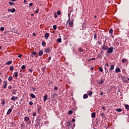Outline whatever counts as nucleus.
<instances>
[{"mask_svg":"<svg viewBox=\"0 0 129 129\" xmlns=\"http://www.w3.org/2000/svg\"><path fill=\"white\" fill-rule=\"evenodd\" d=\"M73 9L70 11V13L68 14L69 20L68 22H69V26L70 27H73V21H70V15H71V13L73 12Z\"/></svg>","mask_w":129,"mask_h":129,"instance_id":"f257e3e1","label":"nucleus"},{"mask_svg":"<svg viewBox=\"0 0 129 129\" xmlns=\"http://www.w3.org/2000/svg\"><path fill=\"white\" fill-rule=\"evenodd\" d=\"M113 52V47L110 46V48H108L107 50V54H110Z\"/></svg>","mask_w":129,"mask_h":129,"instance_id":"f03ea898","label":"nucleus"},{"mask_svg":"<svg viewBox=\"0 0 129 129\" xmlns=\"http://www.w3.org/2000/svg\"><path fill=\"white\" fill-rule=\"evenodd\" d=\"M128 81H129L128 77H125L123 78V82H124V83H127Z\"/></svg>","mask_w":129,"mask_h":129,"instance_id":"7ed1b4c3","label":"nucleus"},{"mask_svg":"<svg viewBox=\"0 0 129 129\" xmlns=\"http://www.w3.org/2000/svg\"><path fill=\"white\" fill-rule=\"evenodd\" d=\"M8 12H11V13H15V12H16V9L15 8L12 9H8Z\"/></svg>","mask_w":129,"mask_h":129,"instance_id":"20e7f679","label":"nucleus"},{"mask_svg":"<svg viewBox=\"0 0 129 129\" xmlns=\"http://www.w3.org/2000/svg\"><path fill=\"white\" fill-rule=\"evenodd\" d=\"M44 52L47 53H49L50 52V48L48 47V48H45Z\"/></svg>","mask_w":129,"mask_h":129,"instance_id":"39448f33","label":"nucleus"},{"mask_svg":"<svg viewBox=\"0 0 129 129\" xmlns=\"http://www.w3.org/2000/svg\"><path fill=\"white\" fill-rule=\"evenodd\" d=\"M13 111V109L12 108H9V110L7 111V114L9 115V114H11V112Z\"/></svg>","mask_w":129,"mask_h":129,"instance_id":"423d86ee","label":"nucleus"},{"mask_svg":"<svg viewBox=\"0 0 129 129\" xmlns=\"http://www.w3.org/2000/svg\"><path fill=\"white\" fill-rule=\"evenodd\" d=\"M4 83H5V85H4V88L5 89H6V88H7V86H8V82H7L6 81H4Z\"/></svg>","mask_w":129,"mask_h":129,"instance_id":"0eeeda50","label":"nucleus"},{"mask_svg":"<svg viewBox=\"0 0 129 129\" xmlns=\"http://www.w3.org/2000/svg\"><path fill=\"white\" fill-rule=\"evenodd\" d=\"M48 99V96L47 95H45L43 98V101L45 102Z\"/></svg>","mask_w":129,"mask_h":129,"instance_id":"6e6552de","label":"nucleus"},{"mask_svg":"<svg viewBox=\"0 0 129 129\" xmlns=\"http://www.w3.org/2000/svg\"><path fill=\"white\" fill-rule=\"evenodd\" d=\"M1 102L2 105H5L6 104V101L4 99H1Z\"/></svg>","mask_w":129,"mask_h":129,"instance_id":"1a4fd4ad","label":"nucleus"},{"mask_svg":"<svg viewBox=\"0 0 129 129\" xmlns=\"http://www.w3.org/2000/svg\"><path fill=\"white\" fill-rule=\"evenodd\" d=\"M49 36V33H46L45 34V38H46V39H48Z\"/></svg>","mask_w":129,"mask_h":129,"instance_id":"9d476101","label":"nucleus"},{"mask_svg":"<svg viewBox=\"0 0 129 129\" xmlns=\"http://www.w3.org/2000/svg\"><path fill=\"white\" fill-rule=\"evenodd\" d=\"M119 72H120V69L116 68L115 69V73H119Z\"/></svg>","mask_w":129,"mask_h":129,"instance_id":"9b49d317","label":"nucleus"},{"mask_svg":"<svg viewBox=\"0 0 129 129\" xmlns=\"http://www.w3.org/2000/svg\"><path fill=\"white\" fill-rule=\"evenodd\" d=\"M16 99H18V97L13 96L11 98V100L15 101Z\"/></svg>","mask_w":129,"mask_h":129,"instance_id":"f8f14e48","label":"nucleus"},{"mask_svg":"<svg viewBox=\"0 0 129 129\" xmlns=\"http://www.w3.org/2000/svg\"><path fill=\"white\" fill-rule=\"evenodd\" d=\"M122 63H125V62H127V59L126 58H124L121 59Z\"/></svg>","mask_w":129,"mask_h":129,"instance_id":"ddd939ff","label":"nucleus"},{"mask_svg":"<svg viewBox=\"0 0 129 129\" xmlns=\"http://www.w3.org/2000/svg\"><path fill=\"white\" fill-rule=\"evenodd\" d=\"M104 82V80H100L99 82H98L99 84H102Z\"/></svg>","mask_w":129,"mask_h":129,"instance_id":"4468645a","label":"nucleus"},{"mask_svg":"<svg viewBox=\"0 0 129 129\" xmlns=\"http://www.w3.org/2000/svg\"><path fill=\"white\" fill-rule=\"evenodd\" d=\"M95 116H96L95 112L92 113L91 116L92 118H94V117H95Z\"/></svg>","mask_w":129,"mask_h":129,"instance_id":"2eb2a0df","label":"nucleus"},{"mask_svg":"<svg viewBox=\"0 0 129 129\" xmlns=\"http://www.w3.org/2000/svg\"><path fill=\"white\" fill-rule=\"evenodd\" d=\"M88 98V95H87V94H85L84 95V96H83V98H84V99H86V98Z\"/></svg>","mask_w":129,"mask_h":129,"instance_id":"dca6fc26","label":"nucleus"},{"mask_svg":"<svg viewBox=\"0 0 129 129\" xmlns=\"http://www.w3.org/2000/svg\"><path fill=\"white\" fill-rule=\"evenodd\" d=\"M124 107L126 108V109H127L128 110H129V105H128L125 104Z\"/></svg>","mask_w":129,"mask_h":129,"instance_id":"f3484780","label":"nucleus"},{"mask_svg":"<svg viewBox=\"0 0 129 129\" xmlns=\"http://www.w3.org/2000/svg\"><path fill=\"white\" fill-rule=\"evenodd\" d=\"M116 111H117L118 112H121V111H122V109L121 108H118L116 109Z\"/></svg>","mask_w":129,"mask_h":129,"instance_id":"a211bd4d","label":"nucleus"},{"mask_svg":"<svg viewBox=\"0 0 129 129\" xmlns=\"http://www.w3.org/2000/svg\"><path fill=\"white\" fill-rule=\"evenodd\" d=\"M30 97H32V98H36V96L34 94H31Z\"/></svg>","mask_w":129,"mask_h":129,"instance_id":"6ab92c4d","label":"nucleus"},{"mask_svg":"<svg viewBox=\"0 0 129 129\" xmlns=\"http://www.w3.org/2000/svg\"><path fill=\"white\" fill-rule=\"evenodd\" d=\"M113 69H114V65H111L110 68V70H113Z\"/></svg>","mask_w":129,"mask_h":129,"instance_id":"aec40b11","label":"nucleus"},{"mask_svg":"<svg viewBox=\"0 0 129 129\" xmlns=\"http://www.w3.org/2000/svg\"><path fill=\"white\" fill-rule=\"evenodd\" d=\"M43 50H40L39 52V56H42V55H43Z\"/></svg>","mask_w":129,"mask_h":129,"instance_id":"412c9836","label":"nucleus"},{"mask_svg":"<svg viewBox=\"0 0 129 129\" xmlns=\"http://www.w3.org/2000/svg\"><path fill=\"white\" fill-rule=\"evenodd\" d=\"M24 119L26 121H29V118L28 116H26Z\"/></svg>","mask_w":129,"mask_h":129,"instance_id":"4be33fe9","label":"nucleus"},{"mask_svg":"<svg viewBox=\"0 0 129 129\" xmlns=\"http://www.w3.org/2000/svg\"><path fill=\"white\" fill-rule=\"evenodd\" d=\"M57 41L58 42V43H61V42H62V39H61V38H58L57 39Z\"/></svg>","mask_w":129,"mask_h":129,"instance_id":"5701e85b","label":"nucleus"},{"mask_svg":"<svg viewBox=\"0 0 129 129\" xmlns=\"http://www.w3.org/2000/svg\"><path fill=\"white\" fill-rule=\"evenodd\" d=\"M102 48L103 50H107V49H108V46H103Z\"/></svg>","mask_w":129,"mask_h":129,"instance_id":"b1692460","label":"nucleus"},{"mask_svg":"<svg viewBox=\"0 0 129 129\" xmlns=\"http://www.w3.org/2000/svg\"><path fill=\"white\" fill-rule=\"evenodd\" d=\"M88 94L89 96H91L92 95V91H88Z\"/></svg>","mask_w":129,"mask_h":129,"instance_id":"393cba45","label":"nucleus"},{"mask_svg":"<svg viewBox=\"0 0 129 129\" xmlns=\"http://www.w3.org/2000/svg\"><path fill=\"white\" fill-rule=\"evenodd\" d=\"M8 80L9 81H12V80H13V77L10 76L8 78Z\"/></svg>","mask_w":129,"mask_h":129,"instance_id":"a878e982","label":"nucleus"},{"mask_svg":"<svg viewBox=\"0 0 129 129\" xmlns=\"http://www.w3.org/2000/svg\"><path fill=\"white\" fill-rule=\"evenodd\" d=\"M12 61H9L6 63L7 65H11V64H12Z\"/></svg>","mask_w":129,"mask_h":129,"instance_id":"bb28decb","label":"nucleus"},{"mask_svg":"<svg viewBox=\"0 0 129 129\" xmlns=\"http://www.w3.org/2000/svg\"><path fill=\"white\" fill-rule=\"evenodd\" d=\"M18 72H16L15 73V77H16V78H18Z\"/></svg>","mask_w":129,"mask_h":129,"instance_id":"cd10ccee","label":"nucleus"},{"mask_svg":"<svg viewBox=\"0 0 129 129\" xmlns=\"http://www.w3.org/2000/svg\"><path fill=\"white\" fill-rule=\"evenodd\" d=\"M94 39H95V40H96V39H97V35L96 33H95V34L94 35Z\"/></svg>","mask_w":129,"mask_h":129,"instance_id":"c85d7f7f","label":"nucleus"},{"mask_svg":"<svg viewBox=\"0 0 129 129\" xmlns=\"http://www.w3.org/2000/svg\"><path fill=\"white\" fill-rule=\"evenodd\" d=\"M21 69H22L23 70H24V69H26V66L23 65V66L21 67Z\"/></svg>","mask_w":129,"mask_h":129,"instance_id":"c756f323","label":"nucleus"},{"mask_svg":"<svg viewBox=\"0 0 129 129\" xmlns=\"http://www.w3.org/2000/svg\"><path fill=\"white\" fill-rule=\"evenodd\" d=\"M10 70H11V71H13V70H14V67L13 66H10Z\"/></svg>","mask_w":129,"mask_h":129,"instance_id":"7c9ffc66","label":"nucleus"},{"mask_svg":"<svg viewBox=\"0 0 129 129\" xmlns=\"http://www.w3.org/2000/svg\"><path fill=\"white\" fill-rule=\"evenodd\" d=\"M9 5H10V6H15V3L13 2H9Z\"/></svg>","mask_w":129,"mask_h":129,"instance_id":"2f4dec72","label":"nucleus"},{"mask_svg":"<svg viewBox=\"0 0 129 129\" xmlns=\"http://www.w3.org/2000/svg\"><path fill=\"white\" fill-rule=\"evenodd\" d=\"M53 30H57V26H56L55 25H53Z\"/></svg>","mask_w":129,"mask_h":129,"instance_id":"473e14b6","label":"nucleus"},{"mask_svg":"<svg viewBox=\"0 0 129 129\" xmlns=\"http://www.w3.org/2000/svg\"><path fill=\"white\" fill-rule=\"evenodd\" d=\"M72 113H73V111H72V110H70V111H69V114H72Z\"/></svg>","mask_w":129,"mask_h":129,"instance_id":"72a5a7b5","label":"nucleus"},{"mask_svg":"<svg viewBox=\"0 0 129 129\" xmlns=\"http://www.w3.org/2000/svg\"><path fill=\"white\" fill-rule=\"evenodd\" d=\"M109 33L110 34H112V33H113V30H112V29H110L109 30Z\"/></svg>","mask_w":129,"mask_h":129,"instance_id":"f704fd0d","label":"nucleus"},{"mask_svg":"<svg viewBox=\"0 0 129 129\" xmlns=\"http://www.w3.org/2000/svg\"><path fill=\"white\" fill-rule=\"evenodd\" d=\"M57 14L58 16H60L61 15V11H57Z\"/></svg>","mask_w":129,"mask_h":129,"instance_id":"c9c22d12","label":"nucleus"},{"mask_svg":"<svg viewBox=\"0 0 129 129\" xmlns=\"http://www.w3.org/2000/svg\"><path fill=\"white\" fill-rule=\"evenodd\" d=\"M38 14L39 13V9H37L36 11L34 12V14Z\"/></svg>","mask_w":129,"mask_h":129,"instance_id":"e433bc0d","label":"nucleus"},{"mask_svg":"<svg viewBox=\"0 0 129 129\" xmlns=\"http://www.w3.org/2000/svg\"><path fill=\"white\" fill-rule=\"evenodd\" d=\"M99 71L100 72H102L103 71V70L102 69V68H101V67L99 68Z\"/></svg>","mask_w":129,"mask_h":129,"instance_id":"4c0bfd02","label":"nucleus"},{"mask_svg":"<svg viewBox=\"0 0 129 129\" xmlns=\"http://www.w3.org/2000/svg\"><path fill=\"white\" fill-rule=\"evenodd\" d=\"M79 51L80 52H83V49L82 48H81V47H80L79 49Z\"/></svg>","mask_w":129,"mask_h":129,"instance_id":"58836bf2","label":"nucleus"},{"mask_svg":"<svg viewBox=\"0 0 129 129\" xmlns=\"http://www.w3.org/2000/svg\"><path fill=\"white\" fill-rule=\"evenodd\" d=\"M33 116H36L37 115V113L36 112H34L32 114Z\"/></svg>","mask_w":129,"mask_h":129,"instance_id":"ea45409f","label":"nucleus"},{"mask_svg":"<svg viewBox=\"0 0 129 129\" xmlns=\"http://www.w3.org/2000/svg\"><path fill=\"white\" fill-rule=\"evenodd\" d=\"M42 46H45L46 45V42H45L44 41H43L42 42Z\"/></svg>","mask_w":129,"mask_h":129,"instance_id":"a19ab883","label":"nucleus"},{"mask_svg":"<svg viewBox=\"0 0 129 129\" xmlns=\"http://www.w3.org/2000/svg\"><path fill=\"white\" fill-rule=\"evenodd\" d=\"M0 30H1V31L3 32L5 30V28L2 27L1 28Z\"/></svg>","mask_w":129,"mask_h":129,"instance_id":"79ce46f5","label":"nucleus"},{"mask_svg":"<svg viewBox=\"0 0 129 129\" xmlns=\"http://www.w3.org/2000/svg\"><path fill=\"white\" fill-rule=\"evenodd\" d=\"M36 54H37L36 52L33 51V52H32V55H36Z\"/></svg>","mask_w":129,"mask_h":129,"instance_id":"37998d69","label":"nucleus"},{"mask_svg":"<svg viewBox=\"0 0 129 129\" xmlns=\"http://www.w3.org/2000/svg\"><path fill=\"white\" fill-rule=\"evenodd\" d=\"M54 90H58V87H57V86H55L54 88Z\"/></svg>","mask_w":129,"mask_h":129,"instance_id":"c03bdc74","label":"nucleus"},{"mask_svg":"<svg viewBox=\"0 0 129 129\" xmlns=\"http://www.w3.org/2000/svg\"><path fill=\"white\" fill-rule=\"evenodd\" d=\"M29 105H33V102L30 101V102L29 103Z\"/></svg>","mask_w":129,"mask_h":129,"instance_id":"a18cd8bd","label":"nucleus"},{"mask_svg":"<svg viewBox=\"0 0 129 129\" xmlns=\"http://www.w3.org/2000/svg\"><path fill=\"white\" fill-rule=\"evenodd\" d=\"M22 56H23V55H22V54H19V55H18V57H19V58H22Z\"/></svg>","mask_w":129,"mask_h":129,"instance_id":"49530a36","label":"nucleus"},{"mask_svg":"<svg viewBox=\"0 0 129 129\" xmlns=\"http://www.w3.org/2000/svg\"><path fill=\"white\" fill-rule=\"evenodd\" d=\"M12 87L11 85H10V86L8 87V89H12Z\"/></svg>","mask_w":129,"mask_h":129,"instance_id":"de8ad7c7","label":"nucleus"},{"mask_svg":"<svg viewBox=\"0 0 129 129\" xmlns=\"http://www.w3.org/2000/svg\"><path fill=\"white\" fill-rule=\"evenodd\" d=\"M91 60H95V58L93 57L92 58H91V59H89V61H91Z\"/></svg>","mask_w":129,"mask_h":129,"instance_id":"09e8293b","label":"nucleus"},{"mask_svg":"<svg viewBox=\"0 0 129 129\" xmlns=\"http://www.w3.org/2000/svg\"><path fill=\"white\" fill-rule=\"evenodd\" d=\"M57 95H56V94H55L54 95H52V98H55V96H56Z\"/></svg>","mask_w":129,"mask_h":129,"instance_id":"8fccbe9b","label":"nucleus"},{"mask_svg":"<svg viewBox=\"0 0 129 129\" xmlns=\"http://www.w3.org/2000/svg\"><path fill=\"white\" fill-rule=\"evenodd\" d=\"M75 118H73L72 119V121L73 122H75Z\"/></svg>","mask_w":129,"mask_h":129,"instance_id":"3c124183","label":"nucleus"},{"mask_svg":"<svg viewBox=\"0 0 129 129\" xmlns=\"http://www.w3.org/2000/svg\"><path fill=\"white\" fill-rule=\"evenodd\" d=\"M51 59H52V57H51V56H49L48 58V60L49 61H50V60H51Z\"/></svg>","mask_w":129,"mask_h":129,"instance_id":"603ef678","label":"nucleus"},{"mask_svg":"<svg viewBox=\"0 0 129 129\" xmlns=\"http://www.w3.org/2000/svg\"><path fill=\"white\" fill-rule=\"evenodd\" d=\"M32 6H33V3L29 4V7H32Z\"/></svg>","mask_w":129,"mask_h":129,"instance_id":"864d4df0","label":"nucleus"},{"mask_svg":"<svg viewBox=\"0 0 129 129\" xmlns=\"http://www.w3.org/2000/svg\"><path fill=\"white\" fill-rule=\"evenodd\" d=\"M57 17H58V16H57V14H54V18H55V19H56V18H57Z\"/></svg>","mask_w":129,"mask_h":129,"instance_id":"5fc2aeb1","label":"nucleus"},{"mask_svg":"<svg viewBox=\"0 0 129 129\" xmlns=\"http://www.w3.org/2000/svg\"><path fill=\"white\" fill-rule=\"evenodd\" d=\"M29 72L32 73V70H31V69H29Z\"/></svg>","mask_w":129,"mask_h":129,"instance_id":"6e6d98bb","label":"nucleus"},{"mask_svg":"<svg viewBox=\"0 0 129 129\" xmlns=\"http://www.w3.org/2000/svg\"><path fill=\"white\" fill-rule=\"evenodd\" d=\"M105 66H108V63H107V62L106 63H105Z\"/></svg>","mask_w":129,"mask_h":129,"instance_id":"4d7b16f0","label":"nucleus"},{"mask_svg":"<svg viewBox=\"0 0 129 129\" xmlns=\"http://www.w3.org/2000/svg\"><path fill=\"white\" fill-rule=\"evenodd\" d=\"M102 108L104 110H105V107H103Z\"/></svg>","mask_w":129,"mask_h":129,"instance_id":"13d9d810","label":"nucleus"},{"mask_svg":"<svg viewBox=\"0 0 129 129\" xmlns=\"http://www.w3.org/2000/svg\"><path fill=\"white\" fill-rule=\"evenodd\" d=\"M100 94H101V95H103V93L102 92H101L100 93Z\"/></svg>","mask_w":129,"mask_h":129,"instance_id":"bf43d9fd","label":"nucleus"},{"mask_svg":"<svg viewBox=\"0 0 129 129\" xmlns=\"http://www.w3.org/2000/svg\"><path fill=\"white\" fill-rule=\"evenodd\" d=\"M2 83V79H0V84Z\"/></svg>","mask_w":129,"mask_h":129,"instance_id":"052dcab7","label":"nucleus"},{"mask_svg":"<svg viewBox=\"0 0 129 129\" xmlns=\"http://www.w3.org/2000/svg\"><path fill=\"white\" fill-rule=\"evenodd\" d=\"M12 2H16V0H11Z\"/></svg>","mask_w":129,"mask_h":129,"instance_id":"680f3d73","label":"nucleus"},{"mask_svg":"<svg viewBox=\"0 0 129 129\" xmlns=\"http://www.w3.org/2000/svg\"><path fill=\"white\" fill-rule=\"evenodd\" d=\"M93 69H94L93 68H92L91 69V70H93Z\"/></svg>","mask_w":129,"mask_h":129,"instance_id":"e2e57ef3","label":"nucleus"},{"mask_svg":"<svg viewBox=\"0 0 129 129\" xmlns=\"http://www.w3.org/2000/svg\"><path fill=\"white\" fill-rule=\"evenodd\" d=\"M94 18H97V16H96V15H95V16H94Z\"/></svg>","mask_w":129,"mask_h":129,"instance_id":"0e129e2a","label":"nucleus"},{"mask_svg":"<svg viewBox=\"0 0 129 129\" xmlns=\"http://www.w3.org/2000/svg\"><path fill=\"white\" fill-rule=\"evenodd\" d=\"M24 3L25 4H26V3H27V1H26V0H24Z\"/></svg>","mask_w":129,"mask_h":129,"instance_id":"69168bd1","label":"nucleus"},{"mask_svg":"<svg viewBox=\"0 0 129 129\" xmlns=\"http://www.w3.org/2000/svg\"><path fill=\"white\" fill-rule=\"evenodd\" d=\"M31 16H34V14H31Z\"/></svg>","mask_w":129,"mask_h":129,"instance_id":"338daca9","label":"nucleus"},{"mask_svg":"<svg viewBox=\"0 0 129 129\" xmlns=\"http://www.w3.org/2000/svg\"><path fill=\"white\" fill-rule=\"evenodd\" d=\"M1 49H2V46H0V50H1Z\"/></svg>","mask_w":129,"mask_h":129,"instance_id":"774afa93","label":"nucleus"}]
</instances>
